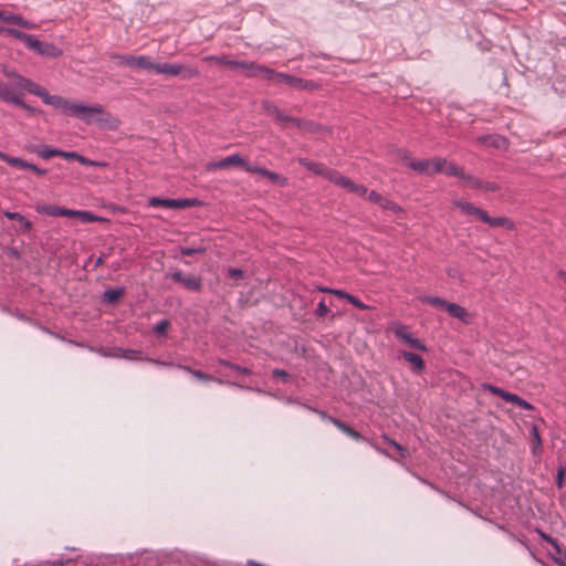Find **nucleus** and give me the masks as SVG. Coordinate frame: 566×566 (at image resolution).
<instances>
[{"instance_id": "1", "label": "nucleus", "mask_w": 566, "mask_h": 566, "mask_svg": "<svg viewBox=\"0 0 566 566\" xmlns=\"http://www.w3.org/2000/svg\"><path fill=\"white\" fill-rule=\"evenodd\" d=\"M43 103L61 108L64 114L77 117L86 124L92 123L95 116L104 114V109L101 105L86 106L71 102L60 95H50L49 93L44 97Z\"/></svg>"}, {"instance_id": "2", "label": "nucleus", "mask_w": 566, "mask_h": 566, "mask_svg": "<svg viewBox=\"0 0 566 566\" xmlns=\"http://www.w3.org/2000/svg\"><path fill=\"white\" fill-rule=\"evenodd\" d=\"M258 76H262L269 81H274L275 83H284L291 87L303 91H311L317 87V84L313 81L304 80L285 73H280L260 64L258 67Z\"/></svg>"}, {"instance_id": "3", "label": "nucleus", "mask_w": 566, "mask_h": 566, "mask_svg": "<svg viewBox=\"0 0 566 566\" xmlns=\"http://www.w3.org/2000/svg\"><path fill=\"white\" fill-rule=\"evenodd\" d=\"M2 74L8 78V82L0 81V99L7 103H11L8 97L20 98L23 96V86L18 85L19 78H24L6 65L1 69Z\"/></svg>"}, {"instance_id": "4", "label": "nucleus", "mask_w": 566, "mask_h": 566, "mask_svg": "<svg viewBox=\"0 0 566 566\" xmlns=\"http://www.w3.org/2000/svg\"><path fill=\"white\" fill-rule=\"evenodd\" d=\"M149 72H155L157 74H165L168 76H181L184 80H190L199 76V71L196 67L181 65V64H170V63H155L151 61V69Z\"/></svg>"}, {"instance_id": "5", "label": "nucleus", "mask_w": 566, "mask_h": 566, "mask_svg": "<svg viewBox=\"0 0 566 566\" xmlns=\"http://www.w3.org/2000/svg\"><path fill=\"white\" fill-rule=\"evenodd\" d=\"M203 61L214 62L219 65L228 66L230 69H242L247 72L248 76H258L259 64L254 62L230 60L226 55H207L203 57Z\"/></svg>"}, {"instance_id": "6", "label": "nucleus", "mask_w": 566, "mask_h": 566, "mask_svg": "<svg viewBox=\"0 0 566 566\" xmlns=\"http://www.w3.org/2000/svg\"><path fill=\"white\" fill-rule=\"evenodd\" d=\"M109 57L118 65H125L132 69H140L146 71H150L151 69V59L146 55L137 56L132 54L112 53Z\"/></svg>"}, {"instance_id": "7", "label": "nucleus", "mask_w": 566, "mask_h": 566, "mask_svg": "<svg viewBox=\"0 0 566 566\" xmlns=\"http://www.w3.org/2000/svg\"><path fill=\"white\" fill-rule=\"evenodd\" d=\"M483 387L491 394L501 397L502 399H504L507 402H512V403H514L523 409H526V410H534L533 405H531L530 402H527L526 400H524L523 398H521L520 396H517L515 394L509 392L500 387H496V386L490 385V384H485V385H483Z\"/></svg>"}, {"instance_id": "8", "label": "nucleus", "mask_w": 566, "mask_h": 566, "mask_svg": "<svg viewBox=\"0 0 566 566\" xmlns=\"http://www.w3.org/2000/svg\"><path fill=\"white\" fill-rule=\"evenodd\" d=\"M253 164L248 163L242 156L239 154H233L226 158H222L218 161L208 163L206 168L207 170H217V169H226L229 167H241L247 171V167H252Z\"/></svg>"}, {"instance_id": "9", "label": "nucleus", "mask_w": 566, "mask_h": 566, "mask_svg": "<svg viewBox=\"0 0 566 566\" xmlns=\"http://www.w3.org/2000/svg\"><path fill=\"white\" fill-rule=\"evenodd\" d=\"M394 334L397 338L401 339L405 344L409 345L410 347L427 352L426 345L418 338H416L411 333H409L408 327L406 325H398L394 329Z\"/></svg>"}, {"instance_id": "10", "label": "nucleus", "mask_w": 566, "mask_h": 566, "mask_svg": "<svg viewBox=\"0 0 566 566\" xmlns=\"http://www.w3.org/2000/svg\"><path fill=\"white\" fill-rule=\"evenodd\" d=\"M177 368H179V369H181V370L192 375L195 378H197L199 380H202V381H216V382H218L220 385L226 384V385L233 386V387L245 388V386L240 385V384H238L235 381H223L220 378H216V377H213V376H211L209 374H205L201 370L193 369V368H191L189 366H186V365L178 364ZM247 389H250V387H247Z\"/></svg>"}, {"instance_id": "11", "label": "nucleus", "mask_w": 566, "mask_h": 566, "mask_svg": "<svg viewBox=\"0 0 566 566\" xmlns=\"http://www.w3.org/2000/svg\"><path fill=\"white\" fill-rule=\"evenodd\" d=\"M171 279L192 292H200L202 289V282L200 277L193 275H185L181 271L174 272L171 274Z\"/></svg>"}, {"instance_id": "12", "label": "nucleus", "mask_w": 566, "mask_h": 566, "mask_svg": "<svg viewBox=\"0 0 566 566\" xmlns=\"http://www.w3.org/2000/svg\"><path fill=\"white\" fill-rule=\"evenodd\" d=\"M247 171L251 174H258L264 178H268L272 184L279 185L281 187H284L287 184V178L256 165H252V167H247Z\"/></svg>"}, {"instance_id": "13", "label": "nucleus", "mask_w": 566, "mask_h": 566, "mask_svg": "<svg viewBox=\"0 0 566 566\" xmlns=\"http://www.w3.org/2000/svg\"><path fill=\"white\" fill-rule=\"evenodd\" d=\"M33 41L36 42L35 45L31 44V42H28L27 46L41 55L57 57L62 54V51L57 49L54 44L43 43L34 35Z\"/></svg>"}, {"instance_id": "14", "label": "nucleus", "mask_w": 566, "mask_h": 566, "mask_svg": "<svg viewBox=\"0 0 566 566\" xmlns=\"http://www.w3.org/2000/svg\"><path fill=\"white\" fill-rule=\"evenodd\" d=\"M384 440L394 449V452H388L386 450H382L380 448H377L379 452L382 454L390 457L392 460L400 461L409 457V451L407 448L401 446L400 443L396 442L395 440L388 438L387 436H384Z\"/></svg>"}, {"instance_id": "15", "label": "nucleus", "mask_w": 566, "mask_h": 566, "mask_svg": "<svg viewBox=\"0 0 566 566\" xmlns=\"http://www.w3.org/2000/svg\"><path fill=\"white\" fill-rule=\"evenodd\" d=\"M452 205L454 207L459 208L460 211L463 214L475 216L481 221L488 218V212L486 211L475 207L471 202H467V201H463V200H460V199H455V200L452 201Z\"/></svg>"}, {"instance_id": "16", "label": "nucleus", "mask_w": 566, "mask_h": 566, "mask_svg": "<svg viewBox=\"0 0 566 566\" xmlns=\"http://www.w3.org/2000/svg\"><path fill=\"white\" fill-rule=\"evenodd\" d=\"M478 142L483 145H486V146H490V147H493L496 149H502V150L507 149L510 146L509 139L499 134L479 136Z\"/></svg>"}, {"instance_id": "17", "label": "nucleus", "mask_w": 566, "mask_h": 566, "mask_svg": "<svg viewBox=\"0 0 566 566\" xmlns=\"http://www.w3.org/2000/svg\"><path fill=\"white\" fill-rule=\"evenodd\" d=\"M329 422H332L336 428H338L342 432L354 439L355 441H367V439L361 436L354 428L339 420L338 418H329Z\"/></svg>"}, {"instance_id": "18", "label": "nucleus", "mask_w": 566, "mask_h": 566, "mask_svg": "<svg viewBox=\"0 0 566 566\" xmlns=\"http://www.w3.org/2000/svg\"><path fill=\"white\" fill-rule=\"evenodd\" d=\"M18 85L23 86V93L24 92H29V93H31V94H33L35 96L41 97L42 101L44 99V97L48 94V91L45 88H43L39 84H36L33 81H31L29 78H25V77L24 78H19Z\"/></svg>"}, {"instance_id": "19", "label": "nucleus", "mask_w": 566, "mask_h": 566, "mask_svg": "<svg viewBox=\"0 0 566 566\" xmlns=\"http://www.w3.org/2000/svg\"><path fill=\"white\" fill-rule=\"evenodd\" d=\"M401 357L412 366L415 373L420 374L423 371L424 361L420 355L402 350Z\"/></svg>"}, {"instance_id": "20", "label": "nucleus", "mask_w": 566, "mask_h": 566, "mask_svg": "<svg viewBox=\"0 0 566 566\" xmlns=\"http://www.w3.org/2000/svg\"><path fill=\"white\" fill-rule=\"evenodd\" d=\"M321 176H323L324 178H326L331 182H333V184H335V185H337L339 187H343V188L346 187V184L348 182V179H349V178L343 176L337 170L331 169V168H328L326 166H325V171L322 172Z\"/></svg>"}, {"instance_id": "21", "label": "nucleus", "mask_w": 566, "mask_h": 566, "mask_svg": "<svg viewBox=\"0 0 566 566\" xmlns=\"http://www.w3.org/2000/svg\"><path fill=\"white\" fill-rule=\"evenodd\" d=\"M0 33H6L14 39L21 40L22 42L28 44V42H31V44L35 45L36 42L33 41L32 34H27L20 30L13 29V28H0Z\"/></svg>"}, {"instance_id": "22", "label": "nucleus", "mask_w": 566, "mask_h": 566, "mask_svg": "<svg viewBox=\"0 0 566 566\" xmlns=\"http://www.w3.org/2000/svg\"><path fill=\"white\" fill-rule=\"evenodd\" d=\"M275 120L281 124L283 127H286L287 125H295L297 128H303V120L289 116L285 113H283L281 109L280 112L274 116Z\"/></svg>"}, {"instance_id": "23", "label": "nucleus", "mask_w": 566, "mask_h": 566, "mask_svg": "<svg viewBox=\"0 0 566 566\" xmlns=\"http://www.w3.org/2000/svg\"><path fill=\"white\" fill-rule=\"evenodd\" d=\"M275 120L281 124L283 127H286L287 125H295L297 128H303V120L289 116L285 113H283L281 109L280 112L274 116Z\"/></svg>"}, {"instance_id": "24", "label": "nucleus", "mask_w": 566, "mask_h": 566, "mask_svg": "<svg viewBox=\"0 0 566 566\" xmlns=\"http://www.w3.org/2000/svg\"><path fill=\"white\" fill-rule=\"evenodd\" d=\"M275 120L281 124L283 127H286L287 125H295L297 128H303V120L289 116L285 113H283L281 109L280 112L274 116Z\"/></svg>"}, {"instance_id": "25", "label": "nucleus", "mask_w": 566, "mask_h": 566, "mask_svg": "<svg viewBox=\"0 0 566 566\" xmlns=\"http://www.w3.org/2000/svg\"><path fill=\"white\" fill-rule=\"evenodd\" d=\"M444 311H447L452 317H455L463 322H467L465 318L468 316V312L464 307H462L455 303L448 302V305Z\"/></svg>"}, {"instance_id": "26", "label": "nucleus", "mask_w": 566, "mask_h": 566, "mask_svg": "<svg viewBox=\"0 0 566 566\" xmlns=\"http://www.w3.org/2000/svg\"><path fill=\"white\" fill-rule=\"evenodd\" d=\"M408 166L415 171L430 176L431 161L428 159L410 160Z\"/></svg>"}, {"instance_id": "27", "label": "nucleus", "mask_w": 566, "mask_h": 566, "mask_svg": "<svg viewBox=\"0 0 566 566\" xmlns=\"http://www.w3.org/2000/svg\"><path fill=\"white\" fill-rule=\"evenodd\" d=\"M298 164L316 175H322L325 171V165L322 163L311 161L306 158H298Z\"/></svg>"}, {"instance_id": "28", "label": "nucleus", "mask_w": 566, "mask_h": 566, "mask_svg": "<svg viewBox=\"0 0 566 566\" xmlns=\"http://www.w3.org/2000/svg\"><path fill=\"white\" fill-rule=\"evenodd\" d=\"M482 222L489 224L492 228H496V227H505L507 229L512 228V221L505 217L491 218L488 214V218L482 220Z\"/></svg>"}, {"instance_id": "29", "label": "nucleus", "mask_w": 566, "mask_h": 566, "mask_svg": "<svg viewBox=\"0 0 566 566\" xmlns=\"http://www.w3.org/2000/svg\"><path fill=\"white\" fill-rule=\"evenodd\" d=\"M88 349L91 352L97 353L98 355H101L103 357L119 358L118 354H119L120 347H111V348L98 347V348H94V347L90 346Z\"/></svg>"}, {"instance_id": "30", "label": "nucleus", "mask_w": 566, "mask_h": 566, "mask_svg": "<svg viewBox=\"0 0 566 566\" xmlns=\"http://www.w3.org/2000/svg\"><path fill=\"white\" fill-rule=\"evenodd\" d=\"M61 209L62 207L54 205H42L35 208L36 212L51 217H61Z\"/></svg>"}, {"instance_id": "31", "label": "nucleus", "mask_w": 566, "mask_h": 566, "mask_svg": "<svg viewBox=\"0 0 566 566\" xmlns=\"http://www.w3.org/2000/svg\"><path fill=\"white\" fill-rule=\"evenodd\" d=\"M149 206L151 207H164V208H170L176 209V199H164L159 197H153L148 201Z\"/></svg>"}, {"instance_id": "32", "label": "nucleus", "mask_w": 566, "mask_h": 566, "mask_svg": "<svg viewBox=\"0 0 566 566\" xmlns=\"http://www.w3.org/2000/svg\"><path fill=\"white\" fill-rule=\"evenodd\" d=\"M218 363L224 367H228L239 374H242V375H252V370L250 368H247V367H242L240 365H237L234 363H231L227 359H223V358H219L218 359Z\"/></svg>"}, {"instance_id": "33", "label": "nucleus", "mask_w": 566, "mask_h": 566, "mask_svg": "<svg viewBox=\"0 0 566 566\" xmlns=\"http://www.w3.org/2000/svg\"><path fill=\"white\" fill-rule=\"evenodd\" d=\"M142 350H137V349H124L120 347V350H119V358H124V359H127V360H142L144 359L142 357Z\"/></svg>"}, {"instance_id": "34", "label": "nucleus", "mask_w": 566, "mask_h": 566, "mask_svg": "<svg viewBox=\"0 0 566 566\" xmlns=\"http://www.w3.org/2000/svg\"><path fill=\"white\" fill-rule=\"evenodd\" d=\"M123 294V289H109L104 292L103 298L108 303H116Z\"/></svg>"}, {"instance_id": "35", "label": "nucleus", "mask_w": 566, "mask_h": 566, "mask_svg": "<svg viewBox=\"0 0 566 566\" xmlns=\"http://www.w3.org/2000/svg\"><path fill=\"white\" fill-rule=\"evenodd\" d=\"M34 151L38 154V156H40L43 159H49V158L55 157V156L60 157V155H61V149L50 148L48 146H43L39 149H35Z\"/></svg>"}, {"instance_id": "36", "label": "nucleus", "mask_w": 566, "mask_h": 566, "mask_svg": "<svg viewBox=\"0 0 566 566\" xmlns=\"http://www.w3.org/2000/svg\"><path fill=\"white\" fill-rule=\"evenodd\" d=\"M77 218L83 222H105L107 219L103 217H98L90 211H81L78 210Z\"/></svg>"}, {"instance_id": "37", "label": "nucleus", "mask_w": 566, "mask_h": 566, "mask_svg": "<svg viewBox=\"0 0 566 566\" xmlns=\"http://www.w3.org/2000/svg\"><path fill=\"white\" fill-rule=\"evenodd\" d=\"M461 180H463L468 187L472 188V189H480L481 186H482V180L476 178L475 176L473 175H470V174H465L463 171L461 178Z\"/></svg>"}, {"instance_id": "38", "label": "nucleus", "mask_w": 566, "mask_h": 566, "mask_svg": "<svg viewBox=\"0 0 566 566\" xmlns=\"http://www.w3.org/2000/svg\"><path fill=\"white\" fill-rule=\"evenodd\" d=\"M345 189L349 192L356 193L359 197H364L367 193V188L365 186L357 185L352 179H348Z\"/></svg>"}, {"instance_id": "39", "label": "nucleus", "mask_w": 566, "mask_h": 566, "mask_svg": "<svg viewBox=\"0 0 566 566\" xmlns=\"http://www.w3.org/2000/svg\"><path fill=\"white\" fill-rule=\"evenodd\" d=\"M431 161L430 176L439 172H443L444 165H447V159L441 157H436Z\"/></svg>"}, {"instance_id": "40", "label": "nucleus", "mask_w": 566, "mask_h": 566, "mask_svg": "<svg viewBox=\"0 0 566 566\" xmlns=\"http://www.w3.org/2000/svg\"><path fill=\"white\" fill-rule=\"evenodd\" d=\"M531 437L533 442V452L535 453L536 450L541 449L542 447V439L536 424H533L531 428Z\"/></svg>"}, {"instance_id": "41", "label": "nucleus", "mask_w": 566, "mask_h": 566, "mask_svg": "<svg viewBox=\"0 0 566 566\" xmlns=\"http://www.w3.org/2000/svg\"><path fill=\"white\" fill-rule=\"evenodd\" d=\"M443 172L448 176L461 178L463 170L459 168L457 165L449 163L447 160V165H444Z\"/></svg>"}, {"instance_id": "42", "label": "nucleus", "mask_w": 566, "mask_h": 566, "mask_svg": "<svg viewBox=\"0 0 566 566\" xmlns=\"http://www.w3.org/2000/svg\"><path fill=\"white\" fill-rule=\"evenodd\" d=\"M8 98L11 99L12 104H14V105L25 109L30 115H34V114L40 113L39 109H36V108L30 106L29 104L24 103L22 97H20V98L8 97Z\"/></svg>"}, {"instance_id": "43", "label": "nucleus", "mask_w": 566, "mask_h": 566, "mask_svg": "<svg viewBox=\"0 0 566 566\" xmlns=\"http://www.w3.org/2000/svg\"><path fill=\"white\" fill-rule=\"evenodd\" d=\"M423 302L434 306V307H439L441 310H446L447 305H448V302L443 298H440L438 296H426L423 297Z\"/></svg>"}, {"instance_id": "44", "label": "nucleus", "mask_w": 566, "mask_h": 566, "mask_svg": "<svg viewBox=\"0 0 566 566\" xmlns=\"http://www.w3.org/2000/svg\"><path fill=\"white\" fill-rule=\"evenodd\" d=\"M262 109L266 115L273 116V117L280 112V108L274 103H272L270 101L262 102Z\"/></svg>"}, {"instance_id": "45", "label": "nucleus", "mask_w": 566, "mask_h": 566, "mask_svg": "<svg viewBox=\"0 0 566 566\" xmlns=\"http://www.w3.org/2000/svg\"><path fill=\"white\" fill-rule=\"evenodd\" d=\"M379 207L384 210H388L391 212H400L401 211V208L396 202H394L387 198L382 199Z\"/></svg>"}, {"instance_id": "46", "label": "nucleus", "mask_w": 566, "mask_h": 566, "mask_svg": "<svg viewBox=\"0 0 566 566\" xmlns=\"http://www.w3.org/2000/svg\"><path fill=\"white\" fill-rule=\"evenodd\" d=\"M8 164L12 167H18L20 169H28L30 167V163L18 158V157H11L8 160Z\"/></svg>"}, {"instance_id": "47", "label": "nucleus", "mask_w": 566, "mask_h": 566, "mask_svg": "<svg viewBox=\"0 0 566 566\" xmlns=\"http://www.w3.org/2000/svg\"><path fill=\"white\" fill-rule=\"evenodd\" d=\"M170 326V323L169 321L167 319H163L160 322H158L155 327H154V332L158 335H165L167 333V329L169 328Z\"/></svg>"}, {"instance_id": "48", "label": "nucleus", "mask_w": 566, "mask_h": 566, "mask_svg": "<svg viewBox=\"0 0 566 566\" xmlns=\"http://www.w3.org/2000/svg\"><path fill=\"white\" fill-rule=\"evenodd\" d=\"M77 161L81 165H84V166H93V167H104V166H106L105 163L95 161V160L88 159V158H86V157H84L82 155L78 156Z\"/></svg>"}, {"instance_id": "49", "label": "nucleus", "mask_w": 566, "mask_h": 566, "mask_svg": "<svg viewBox=\"0 0 566 566\" xmlns=\"http://www.w3.org/2000/svg\"><path fill=\"white\" fill-rule=\"evenodd\" d=\"M176 209L190 208L197 205L196 199H176Z\"/></svg>"}, {"instance_id": "50", "label": "nucleus", "mask_w": 566, "mask_h": 566, "mask_svg": "<svg viewBox=\"0 0 566 566\" xmlns=\"http://www.w3.org/2000/svg\"><path fill=\"white\" fill-rule=\"evenodd\" d=\"M228 276L230 279H233V280H239V279H242L243 276V271L241 269H238V268H231L229 269L228 271Z\"/></svg>"}, {"instance_id": "51", "label": "nucleus", "mask_w": 566, "mask_h": 566, "mask_svg": "<svg viewBox=\"0 0 566 566\" xmlns=\"http://www.w3.org/2000/svg\"><path fill=\"white\" fill-rule=\"evenodd\" d=\"M205 251V248H182L180 252L182 255H192L196 253H203Z\"/></svg>"}, {"instance_id": "52", "label": "nucleus", "mask_w": 566, "mask_h": 566, "mask_svg": "<svg viewBox=\"0 0 566 566\" xmlns=\"http://www.w3.org/2000/svg\"><path fill=\"white\" fill-rule=\"evenodd\" d=\"M328 313V308L326 306V304L324 303V301H321L317 305V308L315 311V315L317 317H323L325 316L326 314Z\"/></svg>"}, {"instance_id": "53", "label": "nucleus", "mask_w": 566, "mask_h": 566, "mask_svg": "<svg viewBox=\"0 0 566 566\" xmlns=\"http://www.w3.org/2000/svg\"><path fill=\"white\" fill-rule=\"evenodd\" d=\"M480 189L485 191H497L500 189V186L495 182L482 181V186Z\"/></svg>"}, {"instance_id": "54", "label": "nucleus", "mask_w": 566, "mask_h": 566, "mask_svg": "<svg viewBox=\"0 0 566 566\" xmlns=\"http://www.w3.org/2000/svg\"><path fill=\"white\" fill-rule=\"evenodd\" d=\"M382 199H384V197L374 190L370 191L368 195V200L374 203H377L378 206H380Z\"/></svg>"}, {"instance_id": "55", "label": "nucleus", "mask_w": 566, "mask_h": 566, "mask_svg": "<svg viewBox=\"0 0 566 566\" xmlns=\"http://www.w3.org/2000/svg\"><path fill=\"white\" fill-rule=\"evenodd\" d=\"M17 17V14L0 11V20H3L6 22L15 23Z\"/></svg>"}, {"instance_id": "56", "label": "nucleus", "mask_w": 566, "mask_h": 566, "mask_svg": "<svg viewBox=\"0 0 566 566\" xmlns=\"http://www.w3.org/2000/svg\"><path fill=\"white\" fill-rule=\"evenodd\" d=\"M273 377L281 378L284 382H286L290 378L289 374L283 369H274Z\"/></svg>"}, {"instance_id": "57", "label": "nucleus", "mask_w": 566, "mask_h": 566, "mask_svg": "<svg viewBox=\"0 0 566 566\" xmlns=\"http://www.w3.org/2000/svg\"><path fill=\"white\" fill-rule=\"evenodd\" d=\"M350 304H353L354 306L360 308V310H367L368 306L366 304H364L359 298H357L356 296L354 295H350L349 297V301H348Z\"/></svg>"}, {"instance_id": "58", "label": "nucleus", "mask_w": 566, "mask_h": 566, "mask_svg": "<svg viewBox=\"0 0 566 566\" xmlns=\"http://www.w3.org/2000/svg\"><path fill=\"white\" fill-rule=\"evenodd\" d=\"M78 216V210H72V209H67V208H64L62 207L61 209V217H69V218H77Z\"/></svg>"}, {"instance_id": "59", "label": "nucleus", "mask_w": 566, "mask_h": 566, "mask_svg": "<svg viewBox=\"0 0 566 566\" xmlns=\"http://www.w3.org/2000/svg\"><path fill=\"white\" fill-rule=\"evenodd\" d=\"M14 24H18L22 28H25V29H32L34 28V24L24 20L22 17L18 15L17 17V20H15V23Z\"/></svg>"}, {"instance_id": "60", "label": "nucleus", "mask_w": 566, "mask_h": 566, "mask_svg": "<svg viewBox=\"0 0 566 566\" xmlns=\"http://www.w3.org/2000/svg\"><path fill=\"white\" fill-rule=\"evenodd\" d=\"M4 217L8 218L9 220L19 221V222H21V220H23V216L20 214L19 212L6 211Z\"/></svg>"}, {"instance_id": "61", "label": "nucleus", "mask_w": 566, "mask_h": 566, "mask_svg": "<svg viewBox=\"0 0 566 566\" xmlns=\"http://www.w3.org/2000/svg\"><path fill=\"white\" fill-rule=\"evenodd\" d=\"M306 408L315 413H317L322 419L324 420H328L329 421V418H333L332 416H328L327 412L325 410H318V409H315V408H312L310 406H306Z\"/></svg>"}, {"instance_id": "62", "label": "nucleus", "mask_w": 566, "mask_h": 566, "mask_svg": "<svg viewBox=\"0 0 566 566\" xmlns=\"http://www.w3.org/2000/svg\"><path fill=\"white\" fill-rule=\"evenodd\" d=\"M78 156H80V154L76 151H64V150H61V155H60V157H63L66 159H75V160H77Z\"/></svg>"}, {"instance_id": "63", "label": "nucleus", "mask_w": 566, "mask_h": 566, "mask_svg": "<svg viewBox=\"0 0 566 566\" xmlns=\"http://www.w3.org/2000/svg\"><path fill=\"white\" fill-rule=\"evenodd\" d=\"M536 532L538 533V535L545 541L547 542L548 544H555V538H553L551 535L546 534L545 532H543L542 530H536Z\"/></svg>"}, {"instance_id": "64", "label": "nucleus", "mask_w": 566, "mask_h": 566, "mask_svg": "<svg viewBox=\"0 0 566 566\" xmlns=\"http://www.w3.org/2000/svg\"><path fill=\"white\" fill-rule=\"evenodd\" d=\"M21 226H22V231L23 232H30L32 230V222L27 220L24 217H23V220H21Z\"/></svg>"}]
</instances>
